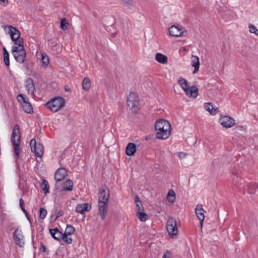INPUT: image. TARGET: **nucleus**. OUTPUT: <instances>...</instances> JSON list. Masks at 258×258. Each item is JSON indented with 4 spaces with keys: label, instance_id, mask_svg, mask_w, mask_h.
Returning a JSON list of instances; mask_svg holds the SVG:
<instances>
[{
    "label": "nucleus",
    "instance_id": "1",
    "mask_svg": "<svg viewBox=\"0 0 258 258\" xmlns=\"http://www.w3.org/2000/svg\"><path fill=\"white\" fill-rule=\"evenodd\" d=\"M156 138L160 140H166L171 135L172 127L170 123L166 119H159L155 123Z\"/></svg>",
    "mask_w": 258,
    "mask_h": 258
},
{
    "label": "nucleus",
    "instance_id": "2",
    "mask_svg": "<svg viewBox=\"0 0 258 258\" xmlns=\"http://www.w3.org/2000/svg\"><path fill=\"white\" fill-rule=\"evenodd\" d=\"M109 189L106 186L100 188L98 192V208L102 219H104L108 210Z\"/></svg>",
    "mask_w": 258,
    "mask_h": 258
},
{
    "label": "nucleus",
    "instance_id": "3",
    "mask_svg": "<svg viewBox=\"0 0 258 258\" xmlns=\"http://www.w3.org/2000/svg\"><path fill=\"white\" fill-rule=\"evenodd\" d=\"M23 39L18 40V43H16L12 47V51L15 59L20 63H23L25 59L26 52L23 45Z\"/></svg>",
    "mask_w": 258,
    "mask_h": 258
},
{
    "label": "nucleus",
    "instance_id": "4",
    "mask_svg": "<svg viewBox=\"0 0 258 258\" xmlns=\"http://www.w3.org/2000/svg\"><path fill=\"white\" fill-rule=\"evenodd\" d=\"M20 139L21 135L19 127L18 125H15L12 134L11 142L13 144L15 157L16 159L19 157Z\"/></svg>",
    "mask_w": 258,
    "mask_h": 258
},
{
    "label": "nucleus",
    "instance_id": "5",
    "mask_svg": "<svg viewBox=\"0 0 258 258\" xmlns=\"http://www.w3.org/2000/svg\"><path fill=\"white\" fill-rule=\"evenodd\" d=\"M64 105L65 100L61 97H55L45 104L46 107L53 112L58 111Z\"/></svg>",
    "mask_w": 258,
    "mask_h": 258
},
{
    "label": "nucleus",
    "instance_id": "6",
    "mask_svg": "<svg viewBox=\"0 0 258 258\" xmlns=\"http://www.w3.org/2000/svg\"><path fill=\"white\" fill-rule=\"evenodd\" d=\"M17 99L20 104L22 110L25 112L29 114L33 112V108L28 97L24 94H20L17 95Z\"/></svg>",
    "mask_w": 258,
    "mask_h": 258
},
{
    "label": "nucleus",
    "instance_id": "7",
    "mask_svg": "<svg viewBox=\"0 0 258 258\" xmlns=\"http://www.w3.org/2000/svg\"><path fill=\"white\" fill-rule=\"evenodd\" d=\"M166 229L170 237L172 239L176 238L178 233V228L176 220L173 218H169L167 222Z\"/></svg>",
    "mask_w": 258,
    "mask_h": 258
},
{
    "label": "nucleus",
    "instance_id": "8",
    "mask_svg": "<svg viewBox=\"0 0 258 258\" xmlns=\"http://www.w3.org/2000/svg\"><path fill=\"white\" fill-rule=\"evenodd\" d=\"M127 103L130 108L134 112L140 109V103L138 96L136 93H130L127 96Z\"/></svg>",
    "mask_w": 258,
    "mask_h": 258
},
{
    "label": "nucleus",
    "instance_id": "9",
    "mask_svg": "<svg viewBox=\"0 0 258 258\" xmlns=\"http://www.w3.org/2000/svg\"><path fill=\"white\" fill-rule=\"evenodd\" d=\"M220 124L225 128L233 127L235 124V119L228 115H221L219 119Z\"/></svg>",
    "mask_w": 258,
    "mask_h": 258
},
{
    "label": "nucleus",
    "instance_id": "10",
    "mask_svg": "<svg viewBox=\"0 0 258 258\" xmlns=\"http://www.w3.org/2000/svg\"><path fill=\"white\" fill-rule=\"evenodd\" d=\"M186 32V31L185 28L180 25H172L169 28V33L173 37H178L182 36Z\"/></svg>",
    "mask_w": 258,
    "mask_h": 258
},
{
    "label": "nucleus",
    "instance_id": "11",
    "mask_svg": "<svg viewBox=\"0 0 258 258\" xmlns=\"http://www.w3.org/2000/svg\"><path fill=\"white\" fill-rule=\"evenodd\" d=\"M30 145L31 150L35 153V155L38 157H41L44 152L43 146L40 143L37 144L34 139L31 140Z\"/></svg>",
    "mask_w": 258,
    "mask_h": 258
},
{
    "label": "nucleus",
    "instance_id": "12",
    "mask_svg": "<svg viewBox=\"0 0 258 258\" xmlns=\"http://www.w3.org/2000/svg\"><path fill=\"white\" fill-rule=\"evenodd\" d=\"M14 240L17 245L23 247L25 244V237L22 230L18 227L14 232Z\"/></svg>",
    "mask_w": 258,
    "mask_h": 258
},
{
    "label": "nucleus",
    "instance_id": "13",
    "mask_svg": "<svg viewBox=\"0 0 258 258\" xmlns=\"http://www.w3.org/2000/svg\"><path fill=\"white\" fill-rule=\"evenodd\" d=\"M7 28L8 29L9 33L11 36L12 40L15 42L14 44L16 43L18 44V40L22 39L20 38V33L19 31L12 26H7L5 27V29H6Z\"/></svg>",
    "mask_w": 258,
    "mask_h": 258
},
{
    "label": "nucleus",
    "instance_id": "14",
    "mask_svg": "<svg viewBox=\"0 0 258 258\" xmlns=\"http://www.w3.org/2000/svg\"><path fill=\"white\" fill-rule=\"evenodd\" d=\"M7 28L8 29L9 33L11 36L12 40L15 42L14 44L16 43L18 44V40L22 39L20 38V33L19 31L12 26H7L5 27V29H6Z\"/></svg>",
    "mask_w": 258,
    "mask_h": 258
},
{
    "label": "nucleus",
    "instance_id": "15",
    "mask_svg": "<svg viewBox=\"0 0 258 258\" xmlns=\"http://www.w3.org/2000/svg\"><path fill=\"white\" fill-rule=\"evenodd\" d=\"M205 110L207 111L211 115L214 116L219 112V109L211 102H206L203 104Z\"/></svg>",
    "mask_w": 258,
    "mask_h": 258
},
{
    "label": "nucleus",
    "instance_id": "16",
    "mask_svg": "<svg viewBox=\"0 0 258 258\" xmlns=\"http://www.w3.org/2000/svg\"><path fill=\"white\" fill-rule=\"evenodd\" d=\"M195 212L198 218L200 220V226L203 227V223L205 219V210H204L202 205H198L195 209Z\"/></svg>",
    "mask_w": 258,
    "mask_h": 258
},
{
    "label": "nucleus",
    "instance_id": "17",
    "mask_svg": "<svg viewBox=\"0 0 258 258\" xmlns=\"http://www.w3.org/2000/svg\"><path fill=\"white\" fill-rule=\"evenodd\" d=\"M184 92L187 97L193 99L196 98L199 95V90L196 86L189 87Z\"/></svg>",
    "mask_w": 258,
    "mask_h": 258
},
{
    "label": "nucleus",
    "instance_id": "18",
    "mask_svg": "<svg viewBox=\"0 0 258 258\" xmlns=\"http://www.w3.org/2000/svg\"><path fill=\"white\" fill-rule=\"evenodd\" d=\"M232 184L238 188H244L245 186V180L237 175H234L232 179Z\"/></svg>",
    "mask_w": 258,
    "mask_h": 258
},
{
    "label": "nucleus",
    "instance_id": "19",
    "mask_svg": "<svg viewBox=\"0 0 258 258\" xmlns=\"http://www.w3.org/2000/svg\"><path fill=\"white\" fill-rule=\"evenodd\" d=\"M68 175L67 170L63 168H60L55 172L54 178L57 182L63 179Z\"/></svg>",
    "mask_w": 258,
    "mask_h": 258
},
{
    "label": "nucleus",
    "instance_id": "20",
    "mask_svg": "<svg viewBox=\"0 0 258 258\" xmlns=\"http://www.w3.org/2000/svg\"><path fill=\"white\" fill-rule=\"evenodd\" d=\"M25 88L28 94L30 95H33L35 91V88L33 80L30 79H27L25 81Z\"/></svg>",
    "mask_w": 258,
    "mask_h": 258
},
{
    "label": "nucleus",
    "instance_id": "21",
    "mask_svg": "<svg viewBox=\"0 0 258 258\" xmlns=\"http://www.w3.org/2000/svg\"><path fill=\"white\" fill-rule=\"evenodd\" d=\"M91 206L88 203H83L78 204L76 208L77 212L81 214H85L91 210Z\"/></svg>",
    "mask_w": 258,
    "mask_h": 258
},
{
    "label": "nucleus",
    "instance_id": "22",
    "mask_svg": "<svg viewBox=\"0 0 258 258\" xmlns=\"http://www.w3.org/2000/svg\"><path fill=\"white\" fill-rule=\"evenodd\" d=\"M191 65L194 68V70L192 72L194 74L198 72L200 69V59L197 56L192 55L190 58Z\"/></svg>",
    "mask_w": 258,
    "mask_h": 258
},
{
    "label": "nucleus",
    "instance_id": "23",
    "mask_svg": "<svg viewBox=\"0 0 258 258\" xmlns=\"http://www.w3.org/2000/svg\"><path fill=\"white\" fill-rule=\"evenodd\" d=\"M137 151V146L133 143L127 144L125 148V153L127 156H131L135 155Z\"/></svg>",
    "mask_w": 258,
    "mask_h": 258
},
{
    "label": "nucleus",
    "instance_id": "24",
    "mask_svg": "<svg viewBox=\"0 0 258 258\" xmlns=\"http://www.w3.org/2000/svg\"><path fill=\"white\" fill-rule=\"evenodd\" d=\"M155 59L162 64H166L168 63V57L161 52H157L155 54Z\"/></svg>",
    "mask_w": 258,
    "mask_h": 258
},
{
    "label": "nucleus",
    "instance_id": "25",
    "mask_svg": "<svg viewBox=\"0 0 258 258\" xmlns=\"http://www.w3.org/2000/svg\"><path fill=\"white\" fill-rule=\"evenodd\" d=\"M257 188L258 185L256 183L251 182L246 184L244 189L246 190L248 193L253 194L255 193Z\"/></svg>",
    "mask_w": 258,
    "mask_h": 258
},
{
    "label": "nucleus",
    "instance_id": "26",
    "mask_svg": "<svg viewBox=\"0 0 258 258\" xmlns=\"http://www.w3.org/2000/svg\"><path fill=\"white\" fill-rule=\"evenodd\" d=\"M82 89L85 91H88L91 88V82L90 79L85 77L82 80Z\"/></svg>",
    "mask_w": 258,
    "mask_h": 258
},
{
    "label": "nucleus",
    "instance_id": "27",
    "mask_svg": "<svg viewBox=\"0 0 258 258\" xmlns=\"http://www.w3.org/2000/svg\"><path fill=\"white\" fill-rule=\"evenodd\" d=\"M73 188V181L70 179H68L63 183L61 190L63 191H72Z\"/></svg>",
    "mask_w": 258,
    "mask_h": 258
},
{
    "label": "nucleus",
    "instance_id": "28",
    "mask_svg": "<svg viewBox=\"0 0 258 258\" xmlns=\"http://www.w3.org/2000/svg\"><path fill=\"white\" fill-rule=\"evenodd\" d=\"M178 83L181 89L184 91V92L188 89L189 87L188 83L187 81L182 77H180L178 78L177 80Z\"/></svg>",
    "mask_w": 258,
    "mask_h": 258
},
{
    "label": "nucleus",
    "instance_id": "29",
    "mask_svg": "<svg viewBox=\"0 0 258 258\" xmlns=\"http://www.w3.org/2000/svg\"><path fill=\"white\" fill-rule=\"evenodd\" d=\"M49 232L52 237L57 240L61 239L62 233L57 229H51L49 230Z\"/></svg>",
    "mask_w": 258,
    "mask_h": 258
},
{
    "label": "nucleus",
    "instance_id": "30",
    "mask_svg": "<svg viewBox=\"0 0 258 258\" xmlns=\"http://www.w3.org/2000/svg\"><path fill=\"white\" fill-rule=\"evenodd\" d=\"M135 203H136V212L138 213L142 211H144V208L143 207L142 202L140 200L138 196H136L135 197Z\"/></svg>",
    "mask_w": 258,
    "mask_h": 258
},
{
    "label": "nucleus",
    "instance_id": "31",
    "mask_svg": "<svg viewBox=\"0 0 258 258\" xmlns=\"http://www.w3.org/2000/svg\"><path fill=\"white\" fill-rule=\"evenodd\" d=\"M41 188H42L43 192L46 195L49 192V186L48 182L45 179L42 180V183L41 184Z\"/></svg>",
    "mask_w": 258,
    "mask_h": 258
},
{
    "label": "nucleus",
    "instance_id": "32",
    "mask_svg": "<svg viewBox=\"0 0 258 258\" xmlns=\"http://www.w3.org/2000/svg\"><path fill=\"white\" fill-rule=\"evenodd\" d=\"M167 200L172 204L174 202L175 200V194L173 190L171 189L168 191L167 196Z\"/></svg>",
    "mask_w": 258,
    "mask_h": 258
},
{
    "label": "nucleus",
    "instance_id": "33",
    "mask_svg": "<svg viewBox=\"0 0 258 258\" xmlns=\"http://www.w3.org/2000/svg\"><path fill=\"white\" fill-rule=\"evenodd\" d=\"M137 215L139 219L142 222H145L148 218V215L144 211L137 213Z\"/></svg>",
    "mask_w": 258,
    "mask_h": 258
},
{
    "label": "nucleus",
    "instance_id": "34",
    "mask_svg": "<svg viewBox=\"0 0 258 258\" xmlns=\"http://www.w3.org/2000/svg\"><path fill=\"white\" fill-rule=\"evenodd\" d=\"M3 50L4 62L6 66H9L10 65L9 53L5 47H3Z\"/></svg>",
    "mask_w": 258,
    "mask_h": 258
},
{
    "label": "nucleus",
    "instance_id": "35",
    "mask_svg": "<svg viewBox=\"0 0 258 258\" xmlns=\"http://www.w3.org/2000/svg\"><path fill=\"white\" fill-rule=\"evenodd\" d=\"M41 62L44 66H47L49 63V59L48 56L45 53H41Z\"/></svg>",
    "mask_w": 258,
    "mask_h": 258
},
{
    "label": "nucleus",
    "instance_id": "36",
    "mask_svg": "<svg viewBox=\"0 0 258 258\" xmlns=\"http://www.w3.org/2000/svg\"><path fill=\"white\" fill-rule=\"evenodd\" d=\"M75 231V229L73 226L68 225L63 234L71 236L74 233Z\"/></svg>",
    "mask_w": 258,
    "mask_h": 258
},
{
    "label": "nucleus",
    "instance_id": "37",
    "mask_svg": "<svg viewBox=\"0 0 258 258\" xmlns=\"http://www.w3.org/2000/svg\"><path fill=\"white\" fill-rule=\"evenodd\" d=\"M248 29L250 33L254 34L258 36V29L254 25L249 24L248 25Z\"/></svg>",
    "mask_w": 258,
    "mask_h": 258
},
{
    "label": "nucleus",
    "instance_id": "38",
    "mask_svg": "<svg viewBox=\"0 0 258 258\" xmlns=\"http://www.w3.org/2000/svg\"><path fill=\"white\" fill-rule=\"evenodd\" d=\"M61 239H62L64 242L68 244H70L72 242V239L70 237V235H66L63 233L62 234V237H61Z\"/></svg>",
    "mask_w": 258,
    "mask_h": 258
},
{
    "label": "nucleus",
    "instance_id": "39",
    "mask_svg": "<svg viewBox=\"0 0 258 258\" xmlns=\"http://www.w3.org/2000/svg\"><path fill=\"white\" fill-rule=\"evenodd\" d=\"M47 211L43 208H41L39 209V218L41 219H43L45 218L47 215Z\"/></svg>",
    "mask_w": 258,
    "mask_h": 258
},
{
    "label": "nucleus",
    "instance_id": "40",
    "mask_svg": "<svg viewBox=\"0 0 258 258\" xmlns=\"http://www.w3.org/2000/svg\"><path fill=\"white\" fill-rule=\"evenodd\" d=\"M69 23L64 19H61L60 22V28L63 30H67L68 28Z\"/></svg>",
    "mask_w": 258,
    "mask_h": 258
},
{
    "label": "nucleus",
    "instance_id": "41",
    "mask_svg": "<svg viewBox=\"0 0 258 258\" xmlns=\"http://www.w3.org/2000/svg\"><path fill=\"white\" fill-rule=\"evenodd\" d=\"M162 258H173L172 252L168 250H166L163 254Z\"/></svg>",
    "mask_w": 258,
    "mask_h": 258
},
{
    "label": "nucleus",
    "instance_id": "42",
    "mask_svg": "<svg viewBox=\"0 0 258 258\" xmlns=\"http://www.w3.org/2000/svg\"><path fill=\"white\" fill-rule=\"evenodd\" d=\"M19 203H20V206L21 207V208L22 209V210L23 211V212L26 215H27V212L26 211V210H25V209L24 208V201L22 200V199H20V201H19Z\"/></svg>",
    "mask_w": 258,
    "mask_h": 258
},
{
    "label": "nucleus",
    "instance_id": "43",
    "mask_svg": "<svg viewBox=\"0 0 258 258\" xmlns=\"http://www.w3.org/2000/svg\"><path fill=\"white\" fill-rule=\"evenodd\" d=\"M176 154L180 159H184L187 156V154L183 152H177Z\"/></svg>",
    "mask_w": 258,
    "mask_h": 258
},
{
    "label": "nucleus",
    "instance_id": "44",
    "mask_svg": "<svg viewBox=\"0 0 258 258\" xmlns=\"http://www.w3.org/2000/svg\"><path fill=\"white\" fill-rule=\"evenodd\" d=\"M1 4L4 6H6L8 4V0H0Z\"/></svg>",
    "mask_w": 258,
    "mask_h": 258
},
{
    "label": "nucleus",
    "instance_id": "45",
    "mask_svg": "<svg viewBox=\"0 0 258 258\" xmlns=\"http://www.w3.org/2000/svg\"><path fill=\"white\" fill-rule=\"evenodd\" d=\"M66 90L67 91H69L68 89H66Z\"/></svg>",
    "mask_w": 258,
    "mask_h": 258
}]
</instances>
